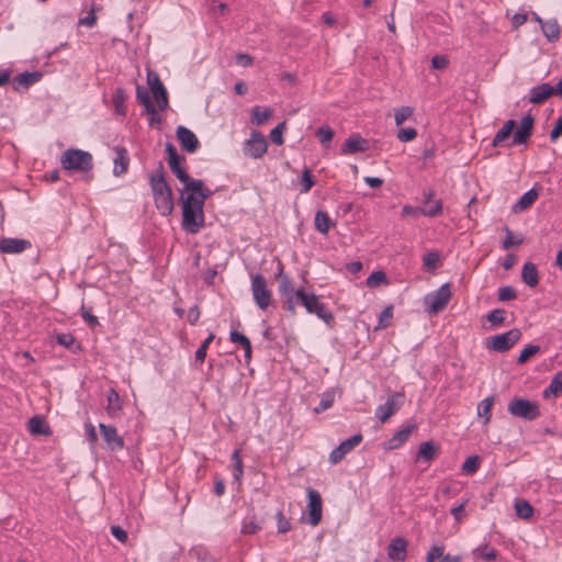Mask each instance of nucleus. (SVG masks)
<instances>
[{"mask_svg":"<svg viewBox=\"0 0 562 562\" xmlns=\"http://www.w3.org/2000/svg\"><path fill=\"white\" fill-rule=\"evenodd\" d=\"M149 184L153 192L156 209L162 216H169L173 211V194L166 180L164 166L160 162L158 169L149 175Z\"/></svg>","mask_w":562,"mask_h":562,"instance_id":"obj_1","label":"nucleus"},{"mask_svg":"<svg viewBox=\"0 0 562 562\" xmlns=\"http://www.w3.org/2000/svg\"><path fill=\"white\" fill-rule=\"evenodd\" d=\"M60 164L65 170L88 172L93 168V157L89 151L69 148L61 154Z\"/></svg>","mask_w":562,"mask_h":562,"instance_id":"obj_2","label":"nucleus"},{"mask_svg":"<svg viewBox=\"0 0 562 562\" xmlns=\"http://www.w3.org/2000/svg\"><path fill=\"white\" fill-rule=\"evenodd\" d=\"M166 153L168 155V164L172 173L183 183L184 189L198 190L201 188V180L192 179L187 170L181 166L186 161L183 156H180L176 147L171 143L166 144Z\"/></svg>","mask_w":562,"mask_h":562,"instance_id":"obj_3","label":"nucleus"},{"mask_svg":"<svg viewBox=\"0 0 562 562\" xmlns=\"http://www.w3.org/2000/svg\"><path fill=\"white\" fill-rule=\"evenodd\" d=\"M297 305L305 307L307 313L315 314L318 318L329 324L333 319V313L326 307V305L319 301L318 296L314 293H299Z\"/></svg>","mask_w":562,"mask_h":562,"instance_id":"obj_4","label":"nucleus"},{"mask_svg":"<svg viewBox=\"0 0 562 562\" xmlns=\"http://www.w3.org/2000/svg\"><path fill=\"white\" fill-rule=\"evenodd\" d=\"M451 289L449 283L442 284L437 291L430 292L424 299L426 311L430 315L441 312L451 299Z\"/></svg>","mask_w":562,"mask_h":562,"instance_id":"obj_5","label":"nucleus"},{"mask_svg":"<svg viewBox=\"0 0 562 562\" xmlns=\"http://www.w3.org/2000/svg\"><path fill=\"white\" fill-rule=\"evenodd\" d=\"M251 293L256 305L266 311L272 301V292L268 288L266 278L261 273L251 276Z\"/></svg>","mask_w":562,"mask_h":562,"instance_id":"obj_6","label":"nucleus"},{"mask_svg":"<svg viewBox=\"0 0 562 562\" xmlns=\"http://www.w3.org/2000/svg\"><path fill=\"white\" fill-rule=\"evenodd\" d=\"M280 284L279 292L284 297V308L292 314L295 313V306L297 305V300L300 297L299 293H303V289H294L293 282L291 278L286 274H283V269L280 267L279 269Z\"/></svg>","mask_w":562,"mask_h":562,"instance_id":"obj_7","label":"nucleus"},{"mask_svg":"<svg viewBox=\"0 0 562 562\" xmlns=\"http://www.w3.org/2000/svg\"><path fill=\"white\" fill-rule=\"evenodd\" d=\"M507 411L510 415L526 420H535L540 416L539 405L527 398L515 397L509 402Z\"/></svg>","mask_w":562,"mask_h":562,"instance_id":"obj_8","label":"nucleus"},{"mask_svg":"<svg viewBox=\"0 0 562 562\" xmlns=\"http://www.w3.org/2000/svg\"><path fill=\"white\" fill-rule=\"evenodd\" d=\"M204 225L203 207L199 205H182V228L190 233L196 234Z\"/></svg>","mask_w":562,"mask_h":562,"instance_id":"obj_9","label":"nucleus"},{"mask_svg":"<svg viewBox=\"0 0 562 562\" xmlns=\"http://www.w3.org/2000/svg\"><path fill=\"white\" fill-rule=\"evenodd\" d=\"M521 338V331L518 328H513L506 333L491 337L486 344L487 349L505 352L509 350Z\"/></svg>","mask_w":562,"mask_h":562,"instance_id":"obj_10","label":"nucleus"},{"mask_svg":"<svg viewBox=\"0 0 562 562\" xmlns=\"http://www.w3.org/2000/svg\"><path fill=\"white\" fill-rule=\"evenodd\" d=\"M404 404V394L394 393L389 396L384 404L379 405L375 409V417L381 423H386Z\"/></svg>","mask_w":562,"mask_h":562,"instance_id":"obj_11","label":"nucleus"},{"mask_svg":"<svg viewBox=\"0 0 562 562\" xmlns=\"http://www.w3.org/2000/svg\"><path fill=\"white\" fill-rule=\"evenodd\" d=\"M363 437L360 432L347 438L346 440H342L338 447H336L330 453H329V462L331 464L339 463L347 453H349L351 450H353L358 445L361 443Z\"/></svg>","mask_w":562,"mask_h":562,"instance_id":"obj_12","label":"nucleus"},{"mask_svg":"<svg viewBox=\"0 0 562 562\" xmlns=\"http://www.w3.org/2000/svg\"><path fill=\"white\" fill-rule=\"evenodd\" d=\"M267 148L265 136L260 132L254 131L244 146V154L251 158H260L267 153Z\"/></svg>","mask_w":562,"mask_h":562,"instance_id":"obj_13","label":"nucleus"},{"mask_svg":"<svg viewBox=\"0 0 562 562\" xmlns=\"http://www.w3.org/2000/svg\"><path fill=\"white\" fill-rule=\"evenodd\" d=\"M147 83L150 87V90L154 94V98L157 101L159 109L160 110L167 109L168 108V94H167V90L164 87L159 76L154 71H148Z\"/></svg>","mask_w":562,"mask_h":562,"instance_id":"obj_14","label":"nucleus"},{"mask_svg":"<svg viewBox=\"0 0 562 562\" xmlns=\"http://www.w3.org/2000/svg\"><path fill=\"white\" fill-rule=\"evenodd\" d=\"M307 496H308L307 507H308V513H310V524L312 526H317L322 519V510H323L322 497L317 491L312 490V488H310L307 491Z\"/></svg>","mask_w":562,"mask_h":562,"instance_id":"obj_15","label":"nucleus"},{"mask_svg":"<svg viewBox=\"0 0 562 562\" xmlns=\"http://www.w3.org/2000/svg\"><path fill=\"white\" fill-rule=\"evenodd\" d=\"M177 138L183 150L188 153H195L200 146L196 135L186 126H178L176 131Z\"/></svg>","mask_w":562,"mask_h":562,"instance_id":"obj_16","label":"nucleus"},{"mask_svg":"<svg viewBox=\"0 0 562 562\" xmlns=\"http://www.w3.org/2000/svg\"><path fill=\"white\" fill-rule=\"evenodd\" d=\"M99 429L101 435L112 451H119L124 447L123 438L117 434V430L114 426L100 424Z\"/></svg>","mask_w":562,"mask_h":562,"instance_id":"obj_17","label":"nucleus"},{"mask_svg":"<svg viewBox=\"0 0 562 562\" xmlns=\"http://www.w3.org/2000/svg\"><path fill=\"white\" fill-rule=\"evenodd\" d=\"M407 554V541L403 537H395L387 547V557L394 562H404Z\"/></svg>","mask_w":562,"mask_h":562,"instance_id":"obj_18","label":"nucleus"},{"mask_svg":"<svg viewBox=\"0 0 562 562\" xmlns=\"http://www.w3.org/2000/svg\"><path fill=\"white\" fill-rule=\"evenodd\" d=\"M533 121L535 120L530 114H527L521 119L518 130L514 133L512 145H520L528 142L531 135Z\"/></svg>","mask_w":562,"mask_h":562,"instance_id":"obj_19","label":"nucleus"},{"mask_svg":"<svg viewBox=\"0 0 562 562\" xmlns=\"http://www.w3.org/2000/svg\"><path fill=\"white\" fill-rule=\"evenodd\" d=\"M43 74L41 71H24L12 80V88L15 91L27 90L32 85L41 80Z\"/></svg>","mask_w":562,"mask_h":562,"instance_id":"obj_20","label":"nucleus"},{"mask_svg":"<svg viewBox=\"0 0 562 562\" xmlns=\"http://www.w3.org/2000/svg\"><path fill=\"white\" fill-rule=\"evenodd\" d=\"M31 247V241L20 238H2L0 239V252L2 254H21Z\"/></svg>","mask_w":562,"mask_h":562,"instance_id":"obj_21","label":"nucleus"},{"mask_svg":"<svg viewBox=\"0 0 562 562\" xmlns=\"http://www.w3.org/2000/svg\"><path fill=\"white\" fill-rule=\"evenodd\" d=\"M552 94H557L555 87H552L550 83H541L530 89L529 102L540 104Z\"/></svg>","mask_w":562,"mask_h":562,"instance_id":"obj_22","label":"nucleus"},{"mask_svg":"<svg viewBox=\"0 0 562 562\" xmlns=\"http://www.w3.org/2000/svg\"><path fill=\"white\" fill-rule=\"evenodd\" d=\"M414 428H415L414 425H408V426L402 427L384 443V449H386V450L398 449L403 443H405L408 440Z\"/></svg>","mask_w":562,"mask_h":562,"instance_id":"obj_23","label":"nucleus"},{"mask_svg":"<svg viewBox=\"0 0 562 562\" xmlns=\"http://www.w3.org/2000/svg\"><path fill=\"white\" fill-rule=\"evenodd\" d=\"M369 145L367 139L362 138L361 136H355L344 142L341 145V154L349 155L366 151Z\"/></svg>","mask_w":562,"mask_h":562,"instance_id":"obj_24","label":"nucleus"},{"mask_svg":"<svg viewBox=\"0 0 562 562\" xmlns=\"http://www.w3.org/2000/svg\"><path fill=\"white\" fill-rule=\"evenodd\" d=\"M113 175L116 177H120L124 175L130 165V156L128 151L124 147H117L116 148V157L113 160Z\"/></svg>","mask_w":562,"mask_h":562,"instance_id":"obj_25","label":"nucleus"},{"mask_svg":"<svg viewBox=\"0 0 562 562\" xmlns=\"http://www.w3.org/2000/svg\"><path fill=\"white\" fill-rule=\"evenodd\" d=\"M106 413L110 417H116L122 411V403L119 393L114 389H110L106 393Z\"/></svg>","mask_w":562,"mask_h":562,"instance_id":"obj_26","label":"nucleus"},{"mask_svg":"<svg viewBox=\"0 0 562 562\" xmlns=\"http://www.w3.org/2000/svg\"><path fill=\"white\" fill-rule=\"evenodd\" d=\"M515 126H516V121H514V120L506 121L505 124L503 125V127L501 130H498L497 133L495 134V136L492 140V146L498 147V146H502L503 144H505V142H507L509 139V136L513 134Z\"/></svg>","mask_w":562,"mask_h":562,"instance_id":"obj_27","label":"nucleus"},{"mask_svg":"<svg viewBox=\"0 0 562 562\" xmlns=\"http://www.w3.org/2000/svg\"><path fill=\"white\" fill-rule=\"evenodd\" d=\"M136 99L145 106L146 112L151 115V121L157 119V122H160V117L157 116L156 109L150 102L149 93L145 87H136Z\"/></svg>","mask_w":562,"mask_h":562,"instance_id":"obj_28","label":"nucleus"},{"mask_svg":"<svg viewBox=\"0 0 562 562\" xmlns=\"http://www.w3.org/2000/svg\"><path fill=\"white\" fill-rule=\"evenodd\" d=\"M542 34L550 43L558 42L561 35V29L555 19L546 20L541 26Z\"/></svg>","mask_w":562,"mask_h":562,"instance_id":"obj_29","label":"nucleus"},{"mask_svg":"<svg viewBox=\"0 0 562 562\" xmlns=\"http://www.w3.org/2000/svg\"><path fill=\"white\" fill-rule=\"evenodd\" d=\"M522 281L530 288H536L539 283V274L535 263L526 262L521 271Z\"/></svg>","mask_w":562,"mask_h":562,"instance_id":"obj_30","label":"nucleus"},{"mask_svg":"<svg viewBox=\"0 0 562 562\" xmlns=\"http://www.w3.org/2000/svg\"><path fill=\"white\" fill-rule=\"evenodd\" d=\"M538 195L539 193L536 189H530L527 192H525L520 196V199L514 204V212H521L528 209L538 199Z\"/></svg>","mask_w":562,"mask_h":562,"instance_id":"obj_31","label":"nucleus"},{"mask_svg":"<svg viewBox=\"0 0 562 562\" xmlns=\"http://www.w3.org/2000/svg\"><path fill=\"white\" fill-rule=\"evenodd\" d=\"M183 190L187 192H181V201H182V205H189V206H196L200 204L201 207L204 206V203L202 201H200L201 196L198 195L199 194V191L202 190V187L198 190H194V189H184Z\"/></svg>","mask_w":562,"mask_h":562,"instance_id":"obj_32","label":"nucleus"},{"mask_svg":"<svg viewBox=\"0 0 562 562\" xmlns=\"http://www.w3.org/2000/svg\"><path fill=\"white\" fill-rule=\"evenodd\" d=\"M261 524L258 521L256 515L252 514L245 517L240 531L243 535H254L261 530Z\"/></svg>","mask_w":562,"mask_h":562,"instance_id":"obj_33","label":"nucleus"},{"mask_svg":"<svg viewBox=\"0 0 562 562\" xmlns=\"http://www.w3.org/2000/svg\"><path fill=\"white\" fill-rule=\"evenodd\" d=\"M29 430L33 435H49V427L45 420L38 416H34L29 420Z\"/></svg>","mask_w":562,"mask_h":562,"instance_id":"obj_34","label":"nucleus"},{"mask_svg":"<svg viewBox=\"0 0 562 562\" xmlns=\"http://www.w3.org/2000/svg\"><path fill=\"white\" fill-rule=\"evenodd\" d=\"M562 393V371L553 375L549 386L543 391V396L548 398L550 395L558 396Z\"/></svg>","mask_w":562,"mask_h":562,"instance_id":"obj_35","label":"nucleus"},{"mask_svg":"<svg viewBox=\"0 0 562 562\" xmlns=\"http://www.w3.org/2000/svg\"><path fill=\"white\" fill-rule=\"evenodd\" d=\"M272 115V110L269 108H260L256 105L251 110V122L256 125H261L266 123L269 117Z\"/></svg>","mask_w":562,"mask_h":562,"instance_id":"obj_36","label":"nucleus"},{"mask_svg":"<svg viewBox=\"0 0 562 562\" xmlns=\"http://www.w3.org/2000/svg\"><path fill=\"white\" fill-rule=\"evenodd\" d=\"M475 559H482L484 561H495L497 559V551L494 548H490L487 544H481L473 551Z\"/></svg>","mask_w":562,"mask_h":562,"instance_id":"obj_37","label":"nucleus"},{"mask_svg":"<svg viewBox=\"0 0 562 562\" xmlns=\"http://www.w3.org/2000/svg\"><path fill=\"white\" fill-rule=\"evenodd\" d=\"M494 404L493 397H486L482 400L477 405V415L484 418V424H488L492 418V407Z\"/></svg>","mask_w":562,"mask_h":562,"instance_id":"obj_38","label":"nucleus"},{"mask_svg":"<svg viewBox=\"0 0 562 562\" xmlns=\"http://www.w3.org/2000/svg\"><path fill=\"white\" fill-rule=\"evenodd\" d=\"M314 223H315V228L319 233L327 234L329 232L330 218L326 212L317 211L315 214Z\"/></svg>","mask_w":562,"mask_h":562,"instance_id":"obj_39","label":"nucleus"},{"mask_svg":"<svg viewBox=\"0 0 562 562\" xmlns=\"http://www.w3.org/2000/svg\"><path fill=\"white\" fill-rule=\"evenodd\" d=\"M516 515L521 519H529L533 515V508L529 502L517 499L515 503Z\"/></svg>","mask_w":562,"mask_h":562,"instance_id":"obj_40","label":"nucleus"},{"mask_svg":"<svg viewBox=\"0 0 562 562\" xmlns=\"http://www.w3.org/2000/svg\"><path fill=\"white\" fill-rule=\"evenodd\" d=\"M125 100L126 94L123 88H117L113 95V103L115 106V111L117 114L125 115L126 109H125Z\"/></svg>","mask_w":562,"mask_h":562,"instance_id":"obj_41","label":"nucleus"},{"mask_svg":"<svg viewBox=\"0 0 562 562\" xmlns=\"http://www.w3.org/2000/svg\"><path fill=\"white\" fill-rule=\"evenodd\" d=\"M436 456V447L431 441H426L420 445L418 450V458L425 461H430Z\"/></svg>","mask_w":562,"mask_h":562,"instance_id":"obj_42","label":"nucleus"},{"mask_svg":"<svg viewBox=\"0 0 562 562\" xmlns=\"http://www.w3.org/2000/svg\"><path fill=\"white\" fill-rule=\"evenodd\" d=\"M423 215L428 217H435L442 212V201L435 200L427 204V206H423Z\"/></svg>","mask_w":562,"mask_h":562,"instance_id":"obj_43","label":"nucleus"},{"mask_svg":"<svg viewBox=\"0 0 562 562\" xmlns=\"http://www.w3.org/2000/svg\"><path fill=\"white\" fill-rule=\"evenodd\" d=\"M440 262V255L437 251H429L423 258V266L427 270H434Z\"/></svg>","mask_w":562,"mask_h":562,"instance_id":"obj_44","label":"nucleus"},{"mask_svg":"<svg viewBox=\"0 0 562 562\" xmlns=\"http://www.w3.org/2000/svg\"><path fill=\"white\" fill-rule=\"evenodd\" d=\"M393 317V306H386L379 316V323L376 329H383L390 326L391 319Z\"/></svg>","mask_w":562,"mask_h":562,"instance_id":"obj_45","label":"nucleus"},{"mask_svg":"<svg viewBox=\"0 0 562 562\" xmlns=\"http://www.w3.org/2000/svg\"><path fill=\"white\" fill-rule=\"evenodd\" d=\"M443 552H445L443 544L431 546L427 552L425 562H435L437 559H440V561H441L442 557H445Z\"/></svg>","mask_w":562,"mask_h":562,"instance_id":"obj_46","label":"nucleus"},{"mask_svg":"<svg viewBox=\"0 0 562 562\" xmlns=\"http://www.w3.org/2000/svg\"><path fill=\"white\" fill-rule=\"evenodd\" d=\"M386 274L383 271H374L367 278V285L369 288H375L382 283H386Z\"/></svg>","mask_w":562,"mask_h":562,"instance_id":"obj_47","label":"nucleus"},{"mask_svg":"<svg viewBox=\"0 0 562 562\" xmlns=\"http://www.w3.org/2000/svg\"><path fill=\"white\" fill-rule=\"evenodd\" d=\"M316 136L323 145H328L334 137V131L328 125H323L317 130Z\"/></svg>","mask_w":562,"mask_h":562,"instance_id":"obj_48","label":"nucleus"},{"mask_svg":"<svg viewBox=\"0 0 562 562\" xmlns=\"http://www.w3.org/2000/svg\"><path fill=\"white\" fill-rule=\"evenodd\" d=\"M505 314L504 310L495 308L487 314L486 318L492 326H498L504 323Z\"/></svg>","mask_w":562,"mask_h":562,"instance_id":"obj_49","label":"nucleus"},{"mask_svg":"<svg viewBox=\"0 0 562 562\" xmlns=\"http://www.w3.org/2000/svg\"><path fill=\"white\" fill-rule=\"evenodd\" d=\"M477 469H479V457L477 456L468 457L462 464V471L467 474H472V473L476 472Z\"/></svg>","mask_w":562,"mask_h":562,"instance_id":"obj_50","label":"nucleus"},{"mask_svg":"<svg viewBox=\"0 0 562 562\" xmlns=\"http://www.w3.org/2000/svg\"><path fill=\"white\" fill-rule=\"evenodd\" d=\"M540 351V347L537 345H528L526 346L519 357H518V363H525L530 357L535 356Z\"/></svg>","mask_w":562,"mask_h":562,"instance_id":"obj_51","label":"nucleus"},{"mask_svg":"<svg viewBox=\"0 0 562 562\" xmlns=\"http://www.w3.org/2000/svg\"><path fill=\"white\" fill-rule=\"evenodd\" d=\"M285 130V122L279 123L272 131L270 132L271 140L277 145L283 144V132Z\"/></svg>","mask_w":562,"mask_h":562,"instance_id":"obj_52","label":"nucleus"},{"mask_svg":"<svg viewBox=\"0 0 562 562\" xmlns=\"http://www.w3.org/2000/svg\"><path fill=\"white\" fill-rule=\"evenodd\" d=\"M277 524H278V532L284 533L291 529V524L289 519L284 516L283 510L279 509L276 514Z\"/></svg>","mask_w":562,"mask_h":562,"instance_id":"obj_53","label":"nucleus"},{"mask_svg":"<svg viewBox=\"0 0 562 562\" xmlns=\"http://www.w3.org/2000/svg\"><path fill=\"white\" fill-rule=\"evenodd\" d=\"M314 183H315V180H314L313 176L311 175L310 169H305L302 173V179H301V184H302L301 192L307 193L312 189Z\"/></svg>","mask_w":562,"mask_h":562,"instance_id":"obj_54","label":"nucleus"},{"mask_svg":"<svg viewBox=\"0 0 562 562\" xmlns=\"http://www.w3.org/2000/svg\"><path fill=\"white\" fill-rule=\"evenodd\" d=\"M412 114H413L412 108L402 106L401 109L395 111V114H394L395 124L397 126L403 124Z\"/></svg>","mask_w":562,"mask_h":562,"instance_id":"obj_55","label":"nucleus"},{"mask_svg":"<svg viewBox=\"0 0 562 562\" xmlns=\"http://www.w3.org/2000/svg\"><path fill=\"white\" fill-rule=\"evenodd\" d=\"M516 296H517L516 290L510 285L502 286L498 289V300L499 301H503V302L510 301V300L516 299Z\"/></svg>","mask_w":562,"mask_h":562,"instance_id":"obj_56","label":"nucleus"},{"mask_svg":"<svg viewBox=\"0 0 562 562\" xmlns=\"http://www.w3.org/2000/svg\"><path fill=\"white\" fill-rule=\"evenodd\" d=\"M334 403V394L333 393H325L317 407H315V413L324 412L333 406Z\"/></svg>","mask_w":562,"mask_h":562,"instance_id":"obj_57","label":"nucleus"},{"mask_svg":"<svg viewBox=\"0 0 562 562\" xmlns=\"http://www.w3.org/2000/svg\"><path fill=\"white\" fill-rule=\"evenodd\" d=\"M505 232H506V237L503 241L504 249H509L513 246H519L522 244V241H524L522 237L514 239L513 233L508 227H505Z\"/></svg>","mask_w":562,"mask_h":562,"instance_id":"obj_58","label":"nucleus"},{"mask_svg":"<svg viewBox=\"0 0 562 562\" xmlns=\"http://www.w3.org/2000/svg\"><path fill=\"white\" fill-rule=\"evenodd\" d=\"M417 135V132L414 127H406V128H401L397 133V138L401 140V142H411L413 140Z\"/></svg>","mask_w":562,"mask_h":562,"instance_id":"obj_59","label":"nucleus"},{"mask_svg":"<svg viewBox=\"0 0 562 562\" xmlns=\"http://www.w3.org/2000/svg\"><path fill=\"white\" fill-rule=\"evenodd\" d=\"M56 340L59 345L66 348H71L76 342L75 337L69 333L58 334Z\"/></svg>","mask_w":562,"mask_h":562,"instance_id":"obj_60","label":"nucleus"},{"mask_svg":"<svg viewBox=\"0 0 562 562\" xmlns=\"http://www.w3.org/2000/svg\"><path fill=\"white\" fill-rule=\"evenodd\" d=\"M562 135V115L557 120L551 133L550 140L555 142Z\"/></svg>","mask_w":562,"mask_h":562,"instance_id":"obj_61","label":"nucleus"},{"mask_svg":"<svg viewBox=\"0 0 562 562\" xmlns=\"http://www.w3.org/2000/svg\"><path fill=\"white\" fill-rule=\"evenodd\" d=\"M448 59L446 56H442V55H436L431 58V66L435 68V69H443L447 67L448 65Z\"/></svg>","mask_w":562,"mask_h":562,"instance_id":"obj_62","label":"nucleus"},{"mask_svg":"<svg viewBox=\"0 0 562 562\" xmlns=\"http://www.w3.org/2000/svg\"><path fill=\"white\" fill-rule=\"evenodd\" d=\"M81 316L91 328H94L99 325L98 317L91 314L90 311L82 310Z\"/></svg>","mask_w":562,"mask_h":562,"instance_id":"obj_63","label":"nucleus"},{"mask_svg":"<svg viewBox=\"0 0 562 562\" xmlns=\"http://www.w3.org/2000/svg\"><path fill=\"white\" fill-rule=\"evenodd\" d=\"M111 533L115 539H117L121 542H125L127 540V532L120 526H112Z\"/></svg>","mask_w":562,"mask_h":562,"instance_id":"obj_64","label":"nucleus"}]
</instances>
